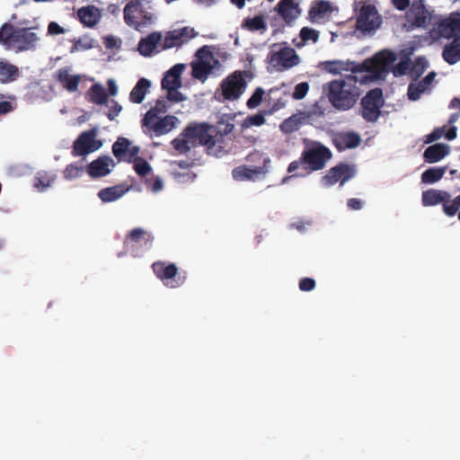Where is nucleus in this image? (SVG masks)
I'll list each match as a JSON object with an SVG mask.
<instances>
[{"instance_id": "2f4dec72", "label": "nucleus", "mask_w": 460, "mask_h": 460, "mask_svg": "<svg viewBox=\"0 0 460 460\" xmlns=\"http://www.w3.org/2000/svg\"><path fill=\"white\" fill-rule=\"evenodd\" d=\"M361 137L356 132H347L338 135L334 139V145L340 151L355 148L360 145Z\"/></svg>"}, {"instance_id": "58836bf2", "label": "nucleus", "mask_w": 460, "mask_h": 460, "mask_svg": "<svg viewBox=\"0 0 460 460\" xmlns=\"http://www.w3.org/2000/svg\"><path fill=\"white\" fill-rule=\"evenodd\" d=\"M168 109L169 104L165 99L157 100L155 107L146 112V125L151 123V119H157L161 114H164Z\"/></svg>"}, {"instance_id": "e2e57ef3", "label": "nucleus", "mask_w": 460, "mask_h": 460, "mask_svg": "<svg viewBox=\"0 0 460 460\" xmlns=\"http://www.w3.org/2000/svg\"><path fill=\"white\" fill-rule=\"evenodd\" d=\"M65 32L64 28H62L58 22H50L48 25V33L49 35H59Z\"/></svg>"}, {"instance_id": "5fc2aeb1", "label": "nucleus", "mask_w": 460, "mask_h": 460, "mask_svg": "<svg viewBox=\"0 0 460 460\" xmlns=\"http://www.w3.org/2000/svg\"><path fill=\"white\" fill-rule=\"evenodd\" d=\"M264 95V90L261 87L256 88L252 95L247 101V107L254 109L260 105Z\"/></svg>"}, {"instance_id": "4d7b16f0", "label": "nucleus", "mask_w": 460, "mask_h": 460, "mask_svg": "<svg viewBox=\"0 0 460 460\" xmlns=\"http://www.w3.org/2000/svg\"><path fill=\"white\" fill-rule=\"evenodd\" d=\"M309 91V84L307 82H302L295 86L292 93V97L295 100H302L305 97Z\"/></svg>"}, {"instance_id": "9d476101", "label": "nucleus", "mask_w": 460, "mask_h": 460, "mask_svg": "<svg viewBox=\"0 0 460 460\" xmlns=\"http://www.w3.org/2000/svg\"><path fill=\"white\" fill-rule=\"evenodd\" d=\"M434 18L421 0L414 1L405 13L406 25L409 29L426 28L429 23H433Z\"/></svg>"}, {"instance_id": "774afa93", "label": "nucleus", "mask_w": 460, "mask_h": 460, "mask_svg": "<svg viewBox=\"0 0 460 460\" xmlns=\"http://www.w3.org/2000/svg\"><path fill=\"white\" fill-rule=\"evenodd\" d=\"M14 106L8 101L0 102V114H6L13 111Z\"/></svg>"}, {"instance_id": "c03bdc74", "label": "nucleus", "mask_w": 460, "mask_h": 460, "mask_svg": "<svg viewBox=\"0 0 460 460\" xmlns=\"http://www.w3.org/2000/svg\"><path fill=\"white\" fill-rule=\"evenodd\" d=\"M162 39V34L160 32H153L146 37L145 46H146V57L151 56L155 53V49L157 45L160 43Z\"/></svg>"}, {"instance_id": "4468645a", "label": "nucleus", "mask_w": 460, "mask_h": 460, "mask_svg": "<svg viewBox=\"0 0 460 460\" xmlns=\"http://www.w3.org/2000/svg\"><path fill=\"white\" fill-rule=\"evenodd\" d=\"M355 174L352 167L345 163H340L332 167L323 177V184L326 187L334 185L337 182L342 186L346 181L351 179Z\"/></svg>"}, {"instance_id": "864d4df0", "label": "nucleus", "mask_w": 460, "mask_h": 460, "mask_svg": "<svg viewBox=\"0 0 460 460\" xmlns=\"http://www.w3.org/2000/svg\"><path fill=\"white\" fill-rule=\"evenodd\" d=\"M460 208V194L456 196L451 204L448 202L443 204V211L447 217H454Z\"/></svg>"}, {"instance_id": "f8f14e48", "label": "nucleus", "mask_w": 460, "mask_h": 460, "mask_svg": "<svg viewBox=\"0 0 460 460\" xmlns=\"http://www.w3.org/2000/svg\"><path fill=\"white\" fill-rule=\"evenodd\" d=\"M396 60L397 55L394 52L384 49L376 53L371 61H365L362 64L369 67V70L367 72H363V75H373V72L392 71Z\"/></svg>"}, {"instance_id": "aec40b11", "label": "nucleus", "mask_w": 460, "mask_h": 460, "mask_svg": "<svg viewBox=\"0 0 460 460\" xmlns=\"http://www.w3.org/2000/svg\"><path fill=\"white\" fill-rule=\"evenodd\" d=\"M269 170L264 166H237L232 171V176L236 181H255L261 175H265Z\"/></svg>"}, {"instance_id": "6e6d98bb", "label": "nucleus", "mask_w": 460, "mask_h": 460, "mask_svg": "<svg viewBox=\"0 0 460 460\" xmlns=\"http://www.w3.org/2000/svg\"><path fill=\"white\" fill-rule=\"evenodd\" d=\"M264 123V115L261 113H257L252 116L247 117L243 122V128H249L251 126H261Z\"/></svg>"}, {"instance_id": "0eeeda50", "label": "nucleus", "mask_w": 460, "mask_h": 460, "mask_svg": "<svg viewBox=\"0 0 460 460\" xmlns=\"http://www.w3.org/2000/svg\"><path fill=\"white\" fill-rule=\"evenodd\" d=\"M152 269L155 276L170 288H179L186 280L185 272H179L178 268L173 263L156 261L153 263Z\"/></svg>"}, {"instance_id": "0e129e2a", "label": "nucleus", "mask_w": 460, "mask_h": 460, "mask_svg": "<svg viewBox=\"0 0 460 460\" xmlns=\"http://www.w3.org/2000/svg\"><path fill=\"white\" fill-rule=\"evenodd\" d=\"M146 184L148 185L153 192H158L163 189V181L160 178H156L153 181H149L146 179Z\"/></svg>"}, {"instance_id": "ddd939ff", "label": "nucleus", "mask_w": 460, "mask_h": 460, "mask_svg": "<svg viewBox=\"0 0 460 460\" xmlns=\"http://www.w3.org/2000/svg\"><path fill=\"white\" fill-rule=\"evenodd\" d=\"M381 24V18L374 5L367 4L360 8L356 27L364 32L376 30Z\"/></svg>"}, {"instance_id": "c756f323", "label": "nucleus", "mask_w": 460, "mask_h": 460, "mask_svg": "<svg viewBox=\"0 0 460 460\" xmlns=\"http://www.w3.org/2000/svg\"><path fill=\"white\" fill-rule=\"evenodd\" d=\"M450 148L447 145L438 143L427 147L423 153L426 163L433 164L439 162L449 154Z\"/></svg>"}, {"instance_id": "f03ea898", "label": "nucleus", "mask_w": 460, "mask_h": 460, "mask_svg": "<svg viewBox=\"0 0 460 460\" xmlns=\"http://www.w3.org/2000/svg\"><path fill=\"white\" fill-rule=\"evenodd\" d=\"M332 157V154L327 146L315 143L304 149L298 160L288 164V172L293 173L291 177H305L312 172L323 169ZM289 178L290 176L284 177L282 183H286Z\"/></svg>"}, {"instance_id": "8fccbe9b", "label": "nucleus", "mask_w": 460, "mask_h": 460, "mask_svg": "<svg viewBox=\"0 0 460 460\" xmlns=\"http://www.w3.org/2000/svg\"><path fill=\"white\" fill-rule=\"evenodd\" d=\"M279 129L284 134H291L296 130H298V121L297 119L290 117L285 119L279 126Z\"/></svg>"}, {"instance_id": "f257e3e1", "label": "nucleus", "mask_w": 460, "mask_h": 460, "mask_svg": "<svg viewBox=\"0 0 460 460\" xmlns=\"http://www.w3.org/2000/svg\"><path fill=\"white\" fill-rule=\"evenodd\" d=\"M379 75H349L324 85V92L331 105L337 111H346L358 102L361 90L358 85L372 82Z\"/></svg>"}, {"instance_id": "052dcab7", "label": "nucleus", "mask_w": 460, "mask_h": 460, "mask_svg": "<svg viewBox=\"0 0 460 460\" xmlns=\"http://www.w3.org/2000/svg\"><path fill=\"white\" fill-rule=\"evenodd\" d=\"M111 105L110 106L109 112L107 113V117L110 120H113L119 113L121 111V105H119L117 102L111 101Z\"/></svg>"}, {"instance_id": "603ef678", "label": "nucleus", "mask_w": 460, "mask_h": 460, "mask_svg": "<svg viewBox=\"0 0 460 460\" xmlns=\"http://www.w3.org/2000/svg\"><path fill=\"white\" fill-rule=\"evenodd\" d=\"M234 128V125L232 122H225L223 119L217 122V125L215 126V129L217 133L223 135V137H231V134L233 133Z\"/></svg>"}, {"instance_id": "473e14b6", "label": "nucleus", "mask_w": 460, "mask_h": 460, "mask_svg": "<svg viewBox=\"0 0 460 460\" xmlns=\"http://www.w3.org/2000/svg\"><path fill=\"white\" fill-rule=\"evenodd\" d=\"M211 138L208 147V153L214 155L216 156H220L226 154V141L232 140V137H223V135L217 133L216 130L211 132Z\"/></svg>"}, {"instance_id": "c85d7f7f", "label": "nucleus", "mask_w": 460, "mask_h": 460, "mask_svg": "<svg viewBox=\"0 0 460 460\" xmlns=\"http://www.w3.org/2000/svg\"><path fill=\"white\" fill-rule=\"evenodd\" d=\"M436 72H429L421 81L417 84L411 83L408 86L407 95L411 101H417L420 94L428 90L436 77Z\"/></svg>"}, {"instance_id": "39448f33", "label": "nucleus", "mask_w": 460, "mask_h": 460, "mask_svg": "<svg viewBox=\"0 0 460 460\" xmlns=\"http://www.w3.org/2000/svg\"><path fill=\"white\" fill-rule=\"evenodd\" d=\"M140 148L131 146V142L126 137H119L112 145V153L119 162L134 163L136 172L144 177V159H138Z\"/></svg>"}, {"instance_id": "7ed1b4c3", "label": "nucleus", "mask_w": 460, "mask_h": 460, "mask_svg": "<svg viewBox=\"0 0 460 460\" xmlns=\"http://www.w3.org/2000/svg\"><path fill=\"white\" fill-rule=\"evenodd\" d=\"M213 131H215V126L208 122H191L171 144L179 154H186L191 147L197 146H206L208 149L212 140L211 132Z\"/></svg>"}, {"instance_id": "338daca9", "label": "nucleus", "mask_w": 460, "mask_h": 460, "mask_svg": "<svg viewBox=\"0 0 460 460\" xmlns=\"http://www.w3.org/2000/svg\"><path fill=\"white\" fill-rule=\"evenodd\" d=\"M393 5L400 11L406 10L410 7V0H392Z\"/></svg>"}, {"instance_id": "4c0bfd02", "label": "nucleus", "mask_w": 460, "mask_h": 460, "mask_svg": "<svg viewBox=\"0 0 460 460\" xmlns=\"http://www.w3.org/2000/svg\"><path fill=\"white\" fill-rule=\"evenodd\" d=\"M320 33L318 31L309 27H303L299 32L300 41L296 42V40H294L293 43L299 49L304 47L308 41H312L313 43L317 42Z\"/></svg>"}, {"instance_id": "37998d69", "label": "nucleus", "mask_w": 460, "mask_h": 460, "mask_svg": "<svg viewBox=\"0 0 460 460\" xmlns=\"http://www.w3.org/2000/svg\"><path fill=\"white\" fill-rule=\"evenodd\" d=\"M246 161L254 164L253 166H264L269 168L270 164V157L266 156L263 153L254 150L246 156Z\"/></svg>"}, {"instance_id": "79ce46f5", "label": "nucleus", "mask_w": 460, "mask_h": 460, "mask_svg": "<svg viewBox=\"0 0 460 460\" xmlns=\"http://www.w3.org/2000/svg\"><path fill=\"white\" fill-rule=\"evenodd\" d=\"M243 27L251 31H265L267 24L263 15H256L252 18H247L243 21Z\"/></svg>"}, {"instance_id": "2eb2a0df", "label": "nucleus", "mask_w": 460, "mask_h": 460, "mask_svg": "<svg viewBox=\"0 0 460 460\" xmlns=\"http://www.w3.org/2000/svg\"><path fill=\"white\" fill-rule=\"evenodd\" d=\"M196 35L197 32L194 31V29L188 26L173 31H169L164 37L162 49H167L174 47L179 48L184 43H187L190 40L196 37Z\"/></svg>"}, {"instance_id": "7c9ffc66", "label": "nucleus", "mask_w": 460, "mask_h": 460, "mask_svg": "<svg viewBox=\"0 0 460 460\" xmlns=\"http://www.w3.org/2000/svg\"><path fill=\"white\" fill-rule=\"evenodd\" d=\"M20 69L16 65L0 58V83L3 84H10L20 77Z\"/></svg>"}, {"instance_id": "69168bd1", "label": "nucleus", "mask_w": 460, "mask_h": 460, "mask_svg": "<svg viewBox=\"0 0 460 460\" xmlns=\"http://www.w3.org/2000/svg\"><path fill=\"white\" fill-rule=\"evenodd\" d=\"M348 207L351 210H359L362 208V201L359 199L351 198L348 200Z\"/></svg>"}, {"instance_id": "a19ab883", "label": "nucleus", "mask_w": 460, "mask_h": 460, "mask_svg": "<svg viewBox=\"0 0 460 460\" xmlns=\"http://www.w3.org/2000/svg\"><path fill=\"white\" fill-rule=\"evenodd\" d=\"M56 179V175L48 172H40L34 178V187L40 191L45 190Z\"/></svg>"}, {"instance_id": "9b49d317", "label": "nucleus", "mask_w": 460, "mask_h": 460, "mask_svg": "<svg viewBox=\"0 0 460 460\" xmlns=\"http://www.w3.org/2000/svg\"><path fill=\"white\" fill-rule=\"evenodd\" d=\"M196 57L198 59L191 62V75L196 79L205 81L213 69L211 65L213 53L209 47L205 45L198 49Z\"/></svg>"}, {"instance_id": "13d9d810", "label": "nucleus", "mask_w": 460, "mask_h": 460, "mask_svg": "<svg viewBox=\"0 0 460 460\" xmlns=\"http://www.w3.org/2000/svg\"><path fill=\"white\" fill-rule=\"evenodd\" d=\"M315 288V281L311 278H304L299 281V289L301 291L308 292L314 290Z\"/></svg>"}, {"instance_id": "c9c22d12", "label": "nucleus", "mask_w": 460, "mask_h": 460, "mask_svg": "<svg viewBox=\"0 0 460 460\" xmlns=\"http://www.w3.org/2000/svg\"><path fill=\"white\" fill-rule=\"evenodd\" d=\"M89 102L102 105L107 104L109 102V96L105 89L99 84H94L87 92Z\"/></svg>"}, {"instance_id": "09e8293b", "label": "nucleus", "mask_w": 460, "mask_h": 460, "mask_svg": "<svg viewBox=\"0 0 460 460\" xmlns=\"http://www.w3.org/2000/svg\"><path fill=\"white\" fill-rule=\"evenodd\" d=\"M427 67V62L424 58H418L410 69V75L414 78L420 76Z\"/></svg>"}, {"instance_id": "1a4fd4ad", "label": "nucleus", "mask_w": 460, "mask_h": 460, "mask_svg": "<svg viewBox=\"0 0 460 460\" xmlns=\"http://www.w3.org/2000/svg\"><path fill=\"white\" fill-rule=\"evenodd\" d=\"M245 74L243 71H235L222 81L220 86L225 100L235 101L244 93L247 87Z\"/></svg>"}, {"instance_id": "49530a36", "label": "nucleus", "mask_w": 460, "mask_h": 460, "mask_svg": "<svg viewBox=\"0 0 460 460\" xmlns=\"http://www.w3.org/2000/svg\"><path fill=\"white\" fill-rule=\"evenodd\" d=\"M84 172V166L77 164H70L64 170V177L66 180L79 178Z\"/></svg>"}, {"instance_id": "6e6552de", "label": "nucleus", "mask_w": 460, "mask_h": 460, "mask_svg": "<svg viewBox=\"0 0 460 460\" xmlns=\"http://www.w3.org/2000/svg\"><path fill=\"white\" fill-rule=\"evenodd\" d=\"M384 102L383 92L380 88L368 91L361 99V116L363 119L367 122L376 121L381 115Z\"/></svg>"}, {"instance_id": "bb28decb", "label": "nucleus", "mask_w": 460, "mask_h": 460, "mask_svg": "<svg viewBox=\"0 0 460 460\" xmlns=\"http://www.w3.org/2000/svg\"><path fill=\"white\" fill-rule=\"evenodd\" d=\"M451 196L447 191L429 189L421 194V203L424 207L437 206L440 203L442 205L449 201Z\"/></svg>"}, {"instance_id": "b1692460", "label": "nucleus", "mask_w": 460, "mask_h": 460, "mask_svg": "<svg viewBox=\"0 0 460 460\" xmlns=\"http://www.w3.org/2000/svg\"><path fill=\"white\" fill-rule=\"evenodd\" d=\"M55 78L57 82L69 93L76 92L78 90V85L82 81V76L80 75H70L68 67L59 68L55 74Z\"/></svg>"}, {"instance_id": "3c124183", "label": "nucleus", "mask_w": 460, "mask_h": 460, "mask_svg": "<svg viewBox=\"0 0 460 460\" xmlns=\"http://www.w3.org/2000/svg\"><path fill=\"white\" fill-rule=\"evenodd\" d=\"M410 66V58L405 57L400 60L397 65H394L392 73L395 77L402 76L406 74Z\"/></svg>"}, {"instance_id": "5701e85b", "label": "nucleus", "mask_w": 460, "mask_h": 460, "mask_svg": "<svg viewBox=\"0 0 460 460\" xmlns=\"http://www.w3.org/2000/svg\"><path fill=\"white\" fill-rule=\"evenodd\" d=\"M186 66L184 64H176L171 67L165 74L162 80V87L164 90H173L174 88H181V74L183 73Z\"/></svg>"}, {"instance_id": "e433bc0d", "label": "nucleus", "mask_w": 460, "mask_h": 460, "mask_svg": "<svg viewBox=\"0 0 460 460\" xmlns=\"http://www.w3.org/2000/svg\"><path fill=\"white\" fill-rule=\"evenodd\" d=\"M447 172V167H430L425 170L420 176L421 182L425 184H433L440 181Z\"/></svg>"}, {"instance_id": "412c9836", "label": "nucleus", "mask_w": 460, "mask_h": 460, "mask_svg": "<svg viewBox=\"0 0 460 460\" xmlns=\"http://www.w3.org/2000/svg\"><path fill=\"white\" fill-rule=\"evenodd\" d=\"M276 10L288 25H290L301 13L299 4L295 0H280Z\"/></svg>"}, {"instance_id": "72a5a7b5", "label": "nucleus", "mask_w": 460, "mask_h": 460, "mask_svg": "<svg viewBox=\"0 0 460 460\" xmlns=\"http://www.w3.org/2000/svg\"><path fill=\"white\" fill-rule=\"evenodd\" d=\"M128 190V188L124 185H116L102 189L98 192V197L102 202H112L121 198Z\"/></svg>"}, {"instance_id": "4be33fe9", "label": "nucleus", "mask_w": 460, "mask_h": 460, "mask_svg": "<svg viewBox=\"0 0 460 460\" xmlns=\"http://www.w3.org/2000/svg\"><path fill=\"white\" fill-rule=\"evenodd\" d=\"M327 67L329 72L332 74H339L342 71H350L353 75H363V72H367L369 70V67L366 65L342 60L329 61L327 62Z\"/></svg>"}, {"instance_id": "f704fd0d", "label": "nucleus", "mask_w": 460, "mask_h": 460, "mask_svg": "<svg viewBox=\"0 0 460 460\" xmlns=\"http://www.w3.org/2000/svg\"><path fill=\"white\" fill-rule=\"evenodd\" d=\"M442 57L449 65L460 61V38L456 37L452 42L444 47Z\"/></svg>"}, {"instance_id": "cd10ccee", "label": "nucleus", "mask_w": 460, "mask_h": 460, "mask_svg": "<svg viewBox=\"0 0 460 460\" xmlns=\"http://www.w3.org/2000/svg\"><path fill=\"white\" fill-rule=\"evenodd\" d=\"M79 21L89 28L94 27L102 18V13L99 8L94 5H87L81 7L77 11Z\"/></svg>"}, {"instance_id": "bf43d9fd", "label": "nucleus", "mask_w": 460, "mask_h": 460, "mask_svg": "<svg viewBox=\"0 0 460 460\" xmlns=\"http://www.w3.org/2000/svg\"><path fill=\"white\" fill-rule=\"evenodd\" d=\"M180 88H174L173 90H166L167 95H166V101L172 102H179L183 101V95L181 93H180L178 90Z\"/></svg>"}, {"instance_id": "680f3d73", "label": "nucleus", "mask_w": 460, "mask_h": 460, "mask_svg": "<svg viewBox=\"0 0 460 460\" xmlns=\"http://www.w3.org/2000/svg\"><path fill=\"white\" fill-rule=\"evenodd\" d=\"M445 133V128H437L427 136L426 143H431L439 139Z\"/></svg>"}, {"instance_id": "dca6fc26", "label": "nucleus", "mask_w": 460, "mask_h": 460, "mask_svg": "<svg viewBox=\"0 0 460 460\" xmlns=\"http://www.w3.org/2000/svg\"><path fill=\"white\" fill-rule=\"evenodd\" d=\"M102 146V142L95 140V132L93 130L83 132L74 142L72 154L74 156L85 155L94 152Z\"/></svg>"}, {"instance_id": "a18cd8bd", "label": "nucleus", "mask_w": 460, "mask_h": 460, "mask_svg": "<svg viewBox=\"0 0 460 460\" xmlns=\"http://www.w3.org/2000/svg\"><path fill=\"white\" fill-rule=\"evenodd\" d=\"M331 11V5L327 1H320L316 5L313 6L309 11V16L313 22L317 18L323 17Z\"/></svg>"}, {"instance_id": "de8ad7c7", "label": "nucleus", "mask_w": 460, "mask_h": 460, "mask_svg": "<svg viewBox=\"0 0 460 460\" xmlns=\"http://www.w3.org/2000/svg\"><path fill=\"white\" fill-rule=\"evenodd\" d=\"M129 99L132 102L140 103L144 100V77L140 78L130 93Z\"/></svg>"}, {"instance_id": "20e7f679", "label": "nucleus", "mask_w": 460, "mask_h": 460, "mask_svg": "<svg viewBox=\"0 0 460 460\" xmlns=\"http://www.w3.org/2000/svg\"><path fill=\"white\" fill-rule=\"evenodd\" d=\"M268 62L277 71L288 70L300 63V58L296 50L287 46L286 42L274 44L268 55Z\"/></svg>"}, {"instance_id": "393cba45", "label": "nucleus", "mask_w": 460, "mask_h": 460, "mask_svg": "<svg viewBox=\"0 0 460 460\" xmlns=\"http://www.w3.org/2000/svg\"><path fill=\"white\" fill-rule=\"evenodd\" d=\"M39 37L35 32L31 31V28L17 29L14 46L21 51L28 50L33 48Z\"/></svg>"}, {"instance_id": "423d86ee", "label": "nucleus", "mask_w": 460, "mask_h": 460, "mask_svg": "<svg viewBox=\"0 0 460 460\" xmlns=\"http://www.w3.org/2000/svg\"><path fill=\"white\" fill-rule=\"evenodd\" d=\"M430 34L435 39L460 38V13H452L448 16H435Z\"/></svg>"}, {"instance_id": "a211bd4d", "label": "nucleus", "mask_w": 460, "mask_h": 460, "mask_svg": "<svg viewBox=\"0 0 460 460\" xmlns=\"http://www.w3.org/2000/svg\"><path fill=\"white\" fill-rule=\"evenodd\" d=\"M144 229L137 227L131 230L124 240V252L133 257L141 255Z\"/></svg>"}, {"instance_id": "ea45409f", "label": "nucleus", "mask_w": 460, "mask_h": 460, "mask_svg": "<svg viewBox=\"0 0 460 460\" xmlns=\"http://www.w3.org/2000/svg\"><path fill=\"white\" fill-rule=\"evenodd\" d=\"M17 29L11 23L5 22L0 29V42L4 45L14 46Z\"/></svg>"}, {"instance_id": "f3484780", "label": "nucleus", "mask_w": 460, "mask_h": 460, "mask_svg": "<svg viewBox=\"0 0 460 460\" xmlns=\"http://www.w3.org/2000/svg\"><path fill=\"white\" fill-rule=\"evenodd\" d=\"M143 10L140 0H129L124 7L125 22L137 31L143 27Z\"/></svg>"}, {"instance_id": "6ab92c4d", "label": "nucleus", "mask_w": 460, "mask_h": 460, "mask_svg": "<svg viewBox=\"0 0 460 460\" xmlns=\"http://www.w3.org/2000/svg\"><path fill=\"white\" fill-rule=\"evenodd\" d=\"M179 122V119L173 115L159 116L157 119H151V123L146 127L149 128L155 136H162L172 131Z\"/></svg>"}, {"instance_id": "a878e982", "label": "nucleus", "mask_w": 460, "mask_h": 460, "mask_svg": "<svg viewBox=\"0 0 460 460\" xmlns=\"http://www.w3.org/2000/svg\"><path fill=\"white\" fill-rule=\"evenodd\" d=\"M110 165H113L110 156H100L89 164L87 172L92 178L106 176L111 172Z\"/></svg>"}]
</instances>
